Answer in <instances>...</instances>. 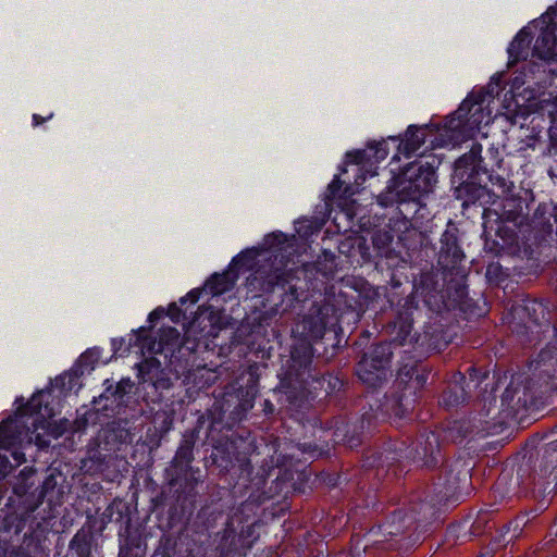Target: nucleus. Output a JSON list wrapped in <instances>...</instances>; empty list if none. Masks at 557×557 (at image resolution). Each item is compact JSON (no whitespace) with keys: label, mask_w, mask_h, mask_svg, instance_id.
<instances>
[{"label":"nucleus","mask_w":557,"mask_h":557,"mask_svg":"<svg viewBox=\"0 0 557 557\" xmlns=\"http://www.w3.org/2000/svg\"><path fill=\"white\" fill-rule=\"evenodd\" d=\"M557 16V0H556V3L555 5L553 7H549L546 11V13L544 15H542L543 18H546V17H552V16Z\"/></svg>","instance_id":"60"},{"label":"nucleus","mask_w":557,"mask_h":557,"mask_svg":"<svg viewBox=\"0 0 557 557\" xmlns=\"http://www.w3.org/2000/svg\"><path fill=\"white\" fill-rule=\"evenodd\" d=\"M539 465L532 469L529 462L521 463L516 472V493L537 497L557 488V438L540 448Z\"/></svg>","instance_id":"14"},{"label":"nucleus","mask_w":557,"mask_h":557,"mask_svg":"<svg viewBox=\"0 0 557 557\" xmlns=\"http://www.w3.org/2000/svg\"><path fill=\"white\" fill-rule=\"evenodd\" d=\"M114 392V384H109L106 386L103 393L99 396V400L97 399H94V404L96 405H99V406H103V405H114L115 404V400H114V396H115V393Z\"/></svg>","instance_id":"49"},{"label":"nucleus","mask_w":557,"mask_h":557,"mask_svg":"<svg viewBox=\"0 0 557 557\" xmlns=\"http://www.w3.org/2000/svg\"><path fill=\"white\" fill-rule=\"evenodd\" d=\"M364 468H386L396 476L405 471V463L435 471L432 484L388 502L368 497L364 507L376 515L374 524L360 539L351 536L346 557H368L372 550H408L421 543L440 517V509L451 498L469 470L460 460L449 459L441 444L440 434L423 428L414 442L393 438L375 442L363 453Z\"/></svg>","instance_id":"1"},{"label":"nucleus","mask_w":557,"mask_h":557,"mask_svg":"<svg viewBox=\"0 0 557 557\" xmlns=\"http://www.w3.org/2000/svg\"><path fill=\"white\" fill-rule=\"evenodd\" d=\"M129 433L124 428H121L119 423L112 422L107 425L106 429H103V438L106 443H124L126 442Z\"/></svg>","instance_id":"38"},{"label":"nucleus","mask_w":557,"mask_h":557,"mask_svg":"<svg viewBox=\"0 0 557 557\" xmlns=\"http://www.w3.org/2000/svg\"><path fill=\"white\" fill-rule=\"evenodd\" d=\"M102 406L94 404L92 408L85 409L83 413L77 410V417L73 421V433L85 431L89 425L102 424L101 416H103ZM108 417V413H104Z\"/></svg>","instance_id":"31"},{"label":"nucleus","mask_w":557,"mask_h":557,"mask_svg":"<svg viewBox=\"0 0 557 557\" xmlns=\"http://www.w3.org/2000/svg\"><path fill=\"white\" fill-rule=\"evenodd\" d=\"M393 242V236L388 232L384 233H375L372 237L373 250L376 251V255L383 257V255L388 256V247ZM383 259V258H380Z\"/></svg>","instance_id":"42"},{"label":"nucleus","mask_w":557,"mask_h":557,"mask_svg":"<svg viewBox=\"0 0 557 557\" xmlns=\"http://www.w3.org/2000/svg\"><path fill=\"white\" fill-rule=\"evenodd\" d=\"M323 255L325 257V261L331 263L330 271H332L333 267H335V255L331 251H323Z\"/></svg>","instance_id":"58"},{"label":"nucleus","mask_w":557,"mask_h":557,"mask_svg":"<svg viewBox=\"0 0 557 557\" xmlns=\"http://www.w3.org/2000/svg\"><path fill=\"white\" fill-rule=\"evenodd\" d=\"M50 396L51 388L48 387L35 393L26 403L23 397H17L15 404L18 406L14 414L0 422V448L13 449L12 457L18 465L25 461V454L18 448L24 443L30 444L37 431H44V434L37 433L35 436L39 448L50 445V440L45 438V435L57 440L67 432L73 433V421L66 418L58 421L48 419L54 416V409L48 401Z\"/></svg>","instance_id":"10"},{"label":"nucleus","mask_w":557,"mask_h":557,"mask_svg":"<svg viewBox=\"0 0 557 557\" xmlns=\"http://www.w3.org/2000/svg\"><path fill=\"white\" fill-rule=\"evenodd\" d=\"M92 543V535L84 530H79L70 541L64 557H91Z\"/></svg>","instance_id":"29"},{"label":"nucleus","mask_w":557,"mask_h":557,"mask_svg":"<svg viewBox=\"0 0 557 557\" xmlns=\"http://www.w3.org/2000/svg\"><path fill=\"white\" fill-rule=\"evenodd\" d=\"M237 281V274L226 269L221 273H213L206 281L203 289L212 296H221L232 290Z\"/></svg>","instance_id":"27"},{"label":"nucleus","mask_w":557,"mask_h":557,"mask_svg":"<svg viewBox=\"0 0 557 557\" xmlns=\"http://www.w3.org/2000/svg\"><path fill=\"white\" fill-rule=\"evenodd\" d=\"M436 265L430 271L421 272L413 280L414 294L408 296L397 310L391 323L394 342L404 346L418 342V334L412 333L416 315L420 312L417 296L425 307L434 312L459 311L468 321L476 320L488 312L486 299L482 294L470 297L468 275L470 268L460 238V230L449 221L442 233L436 251Z\"/></svg>","instance_id":"3"},{"label":"nucleus","mask_w":557,"mask_h":557,"mask_svg":"<svg viewBox=\"0 0 557 557\" xmlns=\"http://www.w3.org/2000/svg\"><path fill=\"white\" fill-rule=\"evenodd\" d=\"M369 338H370V333L368 331H363L362 335L359 338V341L356 342V345H360L361 341H368Z\"/></svg>","instance_id":"62"},{"label":"nucleus","mask_w":557,"mask_h":557,"mask_svg":"<svg viewBox=\"0 0 557 557\" xmlns=\"http://www.w3.org/2000/svg\"><path fill=\"white\" fill-rule=\"evenodd\" d=\"M111 346L114 355L125 356L131 352L133 346L132 338H129L128 343H126V339L123 337L113 338Z\"/></svg>","instance_id":"48"},{"label":"nucleus","mask_w":557,"mask_h":557,"mask_svg":"<svg viewBox=\"0 0 557 557\" xmlns=\"http://www.w3.org/2000/svg\"><path fill=\"white\" fill-rule=\"evenodd\" d=\"M169 332L175 334V336L178 335L177 330L174 327H169Z\"/></svg>","instance_id":"64"},{"label":"nucleus","mask_w":557,"mask_h":557,"mask_svg":"<svg viewBox=\"0 0 557 557\" xmlns=\"http://www.w3.org/2000/svg\"><path fill=\"white\" fill-rule=\"evenodd\" d=\"M246 433V436L237 434L234 436L231 441L232 450L214 447L211 459L220 472L230 476L234 493H248V500L259 504L284 492L287 493L289 488L295 490V475L297 479L302 476V469L308 458L321 457L329 450L317 443L297 444L293 449L304 456V461L294 451L275 450L277 454L275 466L268 471L262 468V473L258 472L253 475L251 458L257 453L258 446L251 432Z\"/></svg>","instance_id":"4"},{"label":"nucleus","mask_w":557,"mask_h":557,"mask_svg":"<svg viewBox=\"0 0 557 557\" xmlns=\"http://www.w3.org/2000/svg\"><path fill=\"white\" fill-rule=\"evenodd\" d=\"M374 263L375 268L381 271H383L384 265H386V276L388 277L386 282L391 284L392 287H399L403 284V280H407V275L403 272L406 267L399 265L395 257L386 256L384 259L374 261Z\"/></svg>","instance_id":"30"},{"label":"nucleus","mask_w":557,"mask_h":557,"mask_svg":"<svg viewBox=\"0 0 557 557\" xmlns=\"http://www.w3.org/2000/svg\"><path fill=\"white\" fill-rule=\"evenodd\" d=\"M11 468L8 456L0 454V482L10 473Z\"/></svg>","instance_id":"54"},{"label":"nucleus","mask_w":557,"mask_h":557,"mask_svg":"<svg viewBox=\"0 0 557 557\" xmlns=\"http://www.w3.org/2000/svg\"><path fill=\"white\" fill-rule=\"evenodd\" d=\"M189 358H193L195 360V352L189 351L188 358L184 361L181 360L178 356L173 354L170 359V364L173 367L175 373L177 376H183L184 381L190 382L193 377H197V373H201L206 370L205 367L200 368L197 367V369L194 368V361L190 362Z\"/></svg>","instance_id":"32"},{"label":"nucleus","mask_w":557,"mask_h":557,"mask_svg":"<svg viewBox=\"0 0 557 557\" xmlns=\"http://www.w3.org/2000/svg\"><path fill=\"white\" fill-rule=\"evenodd\" d=\"M532 376L516 373L500 397L506 417H517L537 405L543 395L557 392V346L546 345L531 363Z\"/></svg>","instance_id":"12"},{"label":"nucleus","mask_w":557,"mask_h":557,"mask_svg":"<svg viewBox=\"0 0 557 557\" xmlns=\"http://www.w3.org/2000/svg\"><path fill=\"white\" fill-rule=\"evenodd\" d=\"M523 214V201L521 198H506L503 201L498 221L518 225Z\"/></svg>","instance_id":"33"},{"label":"nucleus","mask_w":557,"mask_h":557,"mask_svg":"<svg viewBox=\"0 0 557 557\" xmlns=\"http://www.w3.org/2000/svg\"><path fill=\"white\" fill-rule=\"evenodd\" d=\"M517 539L518 537L512 533L511 530H507V524L505 523L493 536L491 545H493L496 549H500L515 542Z\"/></svg>","instance_id":"41"},{"label":"nucleus","mask_w":557,"mask_h":557,"mask_svg":"<svg viewBox=\"0 0 557 557\" xmlns=\"http://www.w3.org/2000/svg\"><path fill=\"white\" fill-rule=\"evenodd\" d=\"M393 357V342L374 343L362 352L356 364V374L363 384L375 389L387 381Z\"/></svg>","instance_id":"18"},{"label":"nucleus","mask_w":557,"mask_h":557,"mask_svg":"<svg viewBox=\"0 0 557 557\" xmlns=\"http://www.w3.org/2000/svg\"><path fill=\"white\" fill-rule=\"evenodd\" d=\"M258 394V385L250 380L246 385L238 381L228 383L221 397H216L212 409L211 429L221 428L232 429L235 424L246 420L249 411L253 408L255 399Z\"/></svg>","instance_id":"15"},{"label":"nucleus","mask_w":557,"mask_h":557,"mask_svg":"<svg viewBox=\"0 0 557 557\" xmlns=\"http://www.w3.org/2000/svg\"><path fill=\"white\" fill-rule=\"evenodd\" d=\"M161 373V363L154 357L144 359L138 364L137 376L139 381L141 383H151L156 389L168 388L170 386L169 379L159 377Z\"/></svg>","instance_id":"24"},{"label":"nucleus","mask_w":557,"mask_h":557,"mask_svg":"<svg viewBox=\"0 0 557 557\" xmlns=\"http://www.w3.org/2000/svg\"><path fill=\"white\" fill-rule=\"evenodd\" d=\"M51 117H52V114H50L47 117H44L40 114L35 113V114H33V117H32L33 119V125L34 126H38V125L42 124L44 122H46L47 120H49Z\"/></svg>","instance_id":"57"},{"label":"nucleus","mask_w":557,"mask_h":557,"mask_svg":"<svg viewBox=\"0 0 557 557\" xmlns=\"http://www.w3.org/2000/svg\"><path fill=\"white\" fill-rule=\"evenodd\" d=\"M495 238L484 231V250L493 256L511 255L519 250V235L515 224L497 221Z\"/></svg>","instance_id":"19"},{"label":"nucleus","mask_w":557,"mask_h":557,"mask_svg":"<svg viewBox=\"0 0 557 557\" xmlns=\"http://www.w3.org/2000/svg\"><path fill=\"white\" fill-rule=\"evenodd\" d=\"M153 425L160 437L166 435L173 428V418L166 413L156 414Z\"/></svg>","instance_id":"45"},{"label":"nucleus","mask_w":557,"mask_h":557,"mask_svg":"<svg viewBox=\"0 0 557 557\" xmlns=\"http://www.w3.org/2000/svg\"><path fill=\"white\" fill-rule=\"evenodd\" d=\"M541 23L546 25L540 28L532 49V55L547 63L557 62V25L552 21V17H542Z\"/></svg>","instance_id":"20"},{"label":"nucleus","mask_w":557,"mask_h":557,"mask_svg":"<svg viewBox=\"0 0 557 557\" xmlns=\"http://www.w3.org/2000/svg\"><path fill=\"white\" fill-rule=\"evenodd\" d=\"M262 411L265 418H271L275 412V406L271 400L264 399L262 404Z\"/></svg>","instance_id":"55"},{"label":"nucleus","mask_w":557,"mask_h":557,"mask_svg":"<svg viewBox=\"0 0 557 557\" xmlns=\"http://www.w3.org/2000/svg\"><path fill=\"white\" fill-rule=\"evenodd\" d=\"M343 184L344 182L341 180L339 175H334L333 180L327 185L326 198L329 200H334L336 198H341L342 196H351L358 190L354 184H348L343 189Z\"/></svg>","instance_id":"35"},{"label":"nucleus","mask_w":557,"mask_h":557,"mask_svg":"<svg viewBox=\"0 0 557 557\" xmlns=\"http://www.w3.org/2000/svg\"><path fill=\"white\" fill-rule=\"evenodd\" d=\"M505 480H506V476H505V475H500V476L497 479L496 485H497V486H500Z\"/></svg>","instance_id":"63"},{"label":"nucleus","mask_w":557,"mask_h":557,"mask_svg":"<svg viewBox=\"0 0 557 557\" xmlns=\"http://www.w3.org/2000/svg\"><path fill=\"white\" fill-rule=\"evenodd\" d=\"M500 78L493 76L487 89L472 90L460 103L458 109L446 116L443 125L429 123L423 125L411 124L404 136H391L388 139L396 146L397 151L393 160L399 154L410 158L426 141V132L440 135L438 146H457L475 137L484 120L483 104L486 97H493L500 89Z\"/></svg>","instance_id":"9"},{"label":"nucleus","mask_w":557,"mask_h":557,"mask_svg":"<svg viewBox=\"0 0 557 557\" xmlns=\"http://www.w3.org/2000/svg\"><path fill=\"white\" fill-rule=\"evenodd\" d=\"M339 251L358 263L371 262L373 259L372 249L363 237L342 243Z\"/></svg>","instance_id":"28"},{"label":"nucleus","mask_w":557,"mask_h":557,"mask_svg":"<svg viewBox=\"0 0 557 557\" xmlns=\"http://www.w3.org/2000/svg\"><path fill=\"white\" fill-rule=\"evenodd\" d=\"M165 315H168L172 322L180 323L181 320L187 318V310H183L175 302L171 304L165 310Z\"/></svg>","instance_id":"50"},{"label":"nucleus","mask_w":557,"mask_h":557,"mask_svg":"<svg viewBox=\"0 0 557 557\" xmlns=\"http://www.w3.org/2000/svg\"><path fill=\"white\" fill-rule=\"evenodd\" d=\"M535 515H533V511L530 512H522L518 516H516L513 519L508 521L507 530H511L512 533L519 537L521 536L524 527L531 521L532 518H534Z\"/></svg>","instance_id":"43"},{"label":"nucleus","mask_w":557,"mask_h":557,"mask_svg":"<svg viewBox=\"0 0 557 557\" xmlns=\"http://www.w3.org/2000/svg\"><path fill=\"white\" fill-rule=\"evenodd\" d=\"M495 550L497 549L492 545V547L484 548L476 557H493Z\"/></svg>","instance_id":"59"},{"label":"nucleus","mask_w":557,"mask_h":557,"mask_svg":"<svg viewBox=\"0 0 557 557\" xmlns=\"http://www.w3.org/2000/svg\"><path fill=\"white\" fill-rule=\"evenodd\" d=\"M100 358V349L98 347L88 348L77 359L75 368L83 375L85 370H94L95 364Z\"/></svg>","instance_id":"37"},{"label":"nucleus","mask_w":557,"mask_h":557,"mask_svg":"<svg viewBox=\"0 0 557 557\" xmlns=\"http://www.w3.org/2000/svg\"><path fill=\"white\" fill-rule=\"evenodd\" d=\"M524 239L525 250L537 259L549 258L557 250V205L537 206Z\"/></svg>","instance_id":"17"},{"label":"nucleus","mask_w":557,"mask_h":557,"mask_svg":"<svg viewBox=\"0 0 557 557\" xmlns=\"http://www.w3.org/2000/svg\"><path fill=\"white\" fill-rule=\"evenodd\" d=\"M289 242L281 231L267 234L261 248L242 250L227 267L237 274V278L242 272L251 271L247 277L249 289L260 293L275 313L287 312L307 298V283L299 276L304 270L289 267L294 255V246Z\"/></svg>","instance_id":"5"},{"label":"nucleus","mask_w":557,"mask_h":557,"mask_svg":"<svg viewBox=\"0 0 557 557\" xmlns=\"http://www.w3.org/2000/svg\"><path fill=\"white\" fill-rule=\"evenodd\" d=\"M458 377L459 380L447 384L438 399L440 406L448 411L463 405L469 398L465 388L466 376L459 372Z\"/></svg>","instance_id":"22"},{"label":"nucleus","mask_w":557,"mask_h":557,"mask_svg":"<svg viewBox=\"0 0 557 557\" xmlns=\"http://www.w3.org/2000/svg\"><path fill=\"white\" fill-rule=\"evenodd\" d=\"M503 274V268L498 263H490L486 268V277L488 281H499Z\"/></svg>","instance_id":"52"},{"label":"nucleus","mask_w":557,"mask_h":557,"mask_svg":"<svg viewBox=\"0 0 557 557\" xmlns=\"http://www.w3.org/2000/svg\"><path fill=\"white\" fill-rule=\"evenodd\" d=\"M148 330L144 326L138 329L135 334V346H138L140 349L147 348L149 350L154 349L156 342L150 336L147 335Z\"/></svg>","instance_id":"46"},{"label":"nucleus","mask_w":557,"mask_h":557,"mask_svg":"<svg viewBox=\"0 0 557 557\" xmlns=\"http://www.w3.org/2000/svg\"><path fill=\"white\" fill-rule=\"evenodd\" d=\"M253 557H278L276 550L273 547H264L257 552Z\"/></svg>","instance_id":"56"},{"label":"nucleus","mask_w":557,"mask_h":557,"mask_svg":"<svg viewBox=\"0 0 557 557\" xmlns=\"http://www.w3.org/2000/svg\"><path fill=\"white\" fill-rule=\"evenodd\" d=\"M468 518H470V523H473L472 532L474 539L490 533L495 528L492 511L480 510L475 517L468 515Z\"/></svg>","instance_id":"34"},{"label":"nucleus","mask_w":557,"mask_h":557,"mask_svg":"<svg viewBox=\"0 0 557 557\" xmlns=\"http://www.w3.org/2000/svg\"><path fill=\"white\" fill-rule=\"evenodd\" d=\"M203 290V288H193L184 297L180 298V304L183 306L187 301H189L191 305H195L196 302H198L200 295L202 294Z\"/></svg>","instance_id":"51"},{"label":"nucleus","mask_w":557,"mask_h":557,"mask_svg":"<svg viewBox=\"0 0 557 557\" xmlns=\"http://www.w3.org/2000/svg\"><path fill=\"white\" fill-rule=\"evenodd\" d=\"M64 481L57 469H51L42 481L21 472L9 498L21 513L5 515L0 525V557L44 556L49 522L44 517L38 520L34 512L45 503L49 510L63 503Z\"/></svg>","instance_id":"6"},{"label":"nucleus","mask_w":557,"mask_h":557,"mask_svg":"<svg viewBox=\"0 0 557 557\" xmlns=\"http://www.w3.org/2000/svg\"><path fill=\"white\" fill-rule=\"evenodd\" d=\"M533 38L534 34L530 26L522 27L516 34L507 49L510 65L527 60Z\"/></svg>","instance_id":"23"},{"label":"nucleus","mask_w":557,"mask_h":557,"mask_svg":"<svg viewBox=\"0 0 557 557\" xmlns=\"http://www.w3.org/2000/svg\"><path fill=\"white\" fill-rule=\"evenodd\" d=\"M438 165L440 161L434 157L431 161L419 158L394 174L384 190L376 196L380 207H396V214L388 221L393 232L405 233L412 226V218L434 193Z\"/></svg>","instance_id":"11"},{"label":"nucleus","mask_w":557,"mask_h":557,"mask_svg":"<svg viewBox=\"0 0 557 557\" xmlns=\"http://www.w3.org/2000/svg\"><path fill=\"white\" fill-rule=\"evenodd\" d=\"M134 388H135V384L129 377L122 379L120 382L114 384L113 393H115V396H114L115 404L114 405H103L102 409L106 412L110 411L112 413H121L122 410L124 408L128 407V405L132 403V400L134 398Z\"/></svg>","instance_id":"25"},{"label":"nucleus","mask_w":557,"mask_h":557,"mask_svg":"<svg viewBox=\"0 0 557 557\" xmlns=\"http://www.w3.org/2000/svg\"><path fill=\"white\" fill-rule=\"evenodd\" d=\"M197 440L196 429L183 434L174 457L164 470L168 493L162 491L152 498L153 510L168 506L161 528L176 534V537L163 534L151 557H246L259 539L257 521H243L237 515L227 518L223 531L215 535L213 550L206 545L207 533L221 511L215 506L203 504L193 518L208 487L203 471L193 466Z\"/></svg>","instance_id":"2"},{"label":"nucleus","mask_w":557,"mask_h":557,"mask_svg":"<svg viewBox=\"0 0 557 557\" xmlns=\"http://www.w3.org/2000/svg\"><path fill=\"white\" fill-rule=\"evenodd\" d=\"M472 528L473 523H470L468 516L451 522L445 531V542L453 546L472 541L474 539Z\"/></svg>","instance_id":"26"},{"label":"nucleus","mask_w":557,"mask_h":557,"mask_svg":"<svg viewBox=\"0 0 557 557\" xmlns=\"http://www.w3.org/2000/svg\"><path fill=\"white\" fill-rule=\"evenodd\" d=\"M321 478L329 487H337L348 481L347 475L337 472H322Z\"/></svg>","instance_id":"47"},{"label":"nucleus","mask_w":557,"mask_h":557,"mask_svg":"<svg viewBox=\"0 0 557 557\" xmlns=\"http://www.w3.org/2000/svg\"><path fill=\"white\" fill-rule=\"evenodd\" d=\"M492 172L482 158V146L474 143L470 150L454 163V195L462 201L463 208L482 202L490 197L488 183L492 182Z\"/></svg>","instance_id":"13"},{"label":"nucleus","mask_w":557,"mask_h":557,"mask_svg":"<svg viewBox=\"0 0 557 557\" xmlns=\"http://www.w3.org/2000/svg\"><path fill=\"white\" fill-rule=\"evenodd\" d=\"M509 315L511 317V331L520 336L524 343L537 344L541 342V334L545 333H550L554 337H557V327L552 324L549 311L541 300L527 297L512 305ZM549 344L557 346V338L554 343L549 342Z\"/></svg>","instance_id":"16"},{"label":"nucleus","mask_w":557,"mask_h":557,"mask_svg":"<svg viewBox=\"0 0 557 557\" xmlns=\"http://www.w3.org/2000/svg\"><path fill=\"white\" fill-rule=\"evenodd\" d=\"M366 150L369 152V161L371 164L380 163L389 152L386 140L370 143Z\"/></svg>","instance_id":"39"},{"label":"nucleus","mask_w":557,"mask_h":557,"mask_svg":"<svg viewBox=\"0 0 557 557\" xmlns=\"http://www.w3.org/2000/svg\"><path fill=\"white\" fill-rule=\"evenodd\" d=\"M119 557H143L140 554V541L126 537L120 544Z\"/></svg>","instance_id":"44"},{"label":"nucleus","mask_w":557,"mask_h":557,"mask_svg":"<svg viewBox=\"0 0 557 557\" xmlns=\"http://www.w3.org/2000/svg\"><path fill=\"white\" fill-rule=\"evenodd\" d=\"M311 425H312L313 428H318V426H319V429H318V430H319V432H321V433H324V432H325V430H324V429L322 428V425H321V421H320L318 418H313V419H312V423H311Z\"/></svg>","instance_id":"61"},{"label":"nucleus","mask_w":557,"mask_h":557,"mask_svg":"<svg viewBox=\"0 0 557 557\" xmlns=\"http://www.w3.org/2000/svg\"><path fill=\"white\" fill-rule=\"evenodd\" d=\"M320 227L321 225L314 220L299 219L295 222V231L304 239H309L320 231Z\"/></svg>","instance_id":"40"},{"label":"nucleus","mask_w":557,"mask_h":557,"mask_svg":"<svg viewBox=\"0 0 557 557\" xmlns=\"http://www.w3.org/2000/svg\"><path fill=\"white\" fill-rule=\"evenodd\" d=\"M297 331L300 337L292 346L282 383L299 389L312 399L338 398L348 385L345 375L339 372H321L312 366L313 343L327 334L335 336L341 331L335 306L326 301L314 304L297 325Z\"/></svg>","instance_id":"8"},{"label":"nucleus","mask_w":557,"mask_h":557,"mask_svg":"<svg viewBox=\"0 0 557 557\" xmlns=\"http://www.w3.org/2000/svg\"><path fill=\"white\" fill-rule=\"evenodd\" d=\"M82 374L78 372V370L73 367V369L70 372H64L60 375H58L53 381H51V385L54 388L60 389L63 393L70 392L73 389V387L76 384V381Z\"/></svg>","instance_id":"36"},{"label":"nucleus","mask_w":557,"mask_h":557,"mask_svg":"<svg viewBox=\"0 0 557 557\" xmlns=\"http://www.w3.org/2000/svg\"><path fill=\"white\" fill-rule=\"evenodd\" d=\"M431 372L432 367L428 361L417 359L413 355L401 357L392 391L382 398L375 397L373 393L367 396L360 416L336 420L331 428L333 443L354 449L363 443L364 431H370L376 423L389 421L398 424L408 419Z\"/></svg>","instance_id":"7"},{"label":"nucleus","mask_w":557,"mask_h":557,"mask_svg":"<svg viewBox=\"0 0 557 557\" xmlns=\"http://www.w3.org/2000/svg\"><path fill=\"white\" fill-rule=\"evenodd\" d=\"M164 317H165L164 308L158 307V308L153 309L148 314V319H147L148 323L150 324L149 329H152Z\"/></svg>","instance_id":"53"},{"label":"nucleus","mask_w":557,"mask_h":557,"mask_svg":"<svg viewBox=\"0 0 557 557\" xmlns=\"http://www.w3.org/2000/svg\"><path fill=\"white\" fill-rule=\"evenodd\" d=\"M347 165L356 166L354 181L356 189L361 188L368 177H373L376 175V171L371 169L372 164L369 161V152L366 149L347 151L345 154L344 164L339 166L341 173L347 172Z\"/></svg>","instance_id":"21"}]
</instances>
